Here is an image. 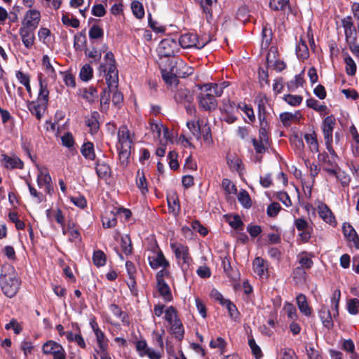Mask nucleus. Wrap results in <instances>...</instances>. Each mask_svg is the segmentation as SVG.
<instances>
[{
    "mask_svg": "<svg viewBox=\"0 0 359 359\" xmlns=\"http://www.w3.org/2000/svg\"><path fill=\"white\" fill-rule=\"evenodd\" d=\"M42 64L43 67H45L47 73L48 75L51 77H55L56 73L53 67V65L50 63V59L48 55H43L42 59Z\"/></svg>",
    "mask_w": 359,
    "mask_h": 359,
    "instance_id": "052dcab7",
    "label": "nucleus"
},
{
    "mask_svg": "<svg viewBox=\"0 0 359 359\" xmlns=\"http://www.w3.org/2000/svg\"><path fill=\"white\" fill-rule=\"evenodd\" d=\"M304 137L309 145L310 150L314 153L318 152L319 145L315 132H313L312 133H306Z\"/></svg>",
    "mask_w": 359,
    "mask_h": 359,
    "instance_id": "c85d7f7f",
    "label": "nucleus"
},
{
    "mask_svg": "<svg viewBox=\"0 0 359 359\" xmlns=\"http://www.w3.org/2000/svg\"><path fill=\"white\" fill-rule=\"evenodd\" d=\"M178 50V43L171 38L163 39L157 48V52L161 58L174 57Z\"/></svg>",
    "mask_w": 359,
    "mask_h": 359,
    "instance_id": "39448f33",
    "label": "nucleus"
},
{
    "mask_svg": "<svg viewBox=\"0 0 359 359\" xmlns=\"http://www.w3.org/2000/svg\"><path fill=\"white\" fill-rule=\"evenodd\" d=\"M304 82L302 74H297L294 76V79L290 81L287 83V87L290 90L293 91L299 86H302Z\"/></svg>",
    "mask_w": 359,
    "mask_h": 359,
    "instance_id": "4d7b16f0",
    "label": "nucleus"
},
{
    "mask_svg": "<svg viewBox=\"0 0 359 359\" xmlns=\"http://www.w3.org/2000/svg\"><path fill=\"white\" fill-rule=\"evenodd\" d=\"M95 170L96 173L100 178H106L110 176L111 168L108 164L104 162H97Z\"/></svg>",
    "mask_w": 359,
    "mask_h": 359,
    "instance_id": "f704fd0d",
    "label": "nucleus"
},
{
    "mask_svg": "<svg viewBox=\"0 0 359 359\" xmlns=\"http://www.w3.org/2000/svg\"><path fill=\"white\" fill-rule=\"evenodd\" d=\"M203 121H189L187 123L188 128L192 135L196 137L197 140H199L201 138V129L203 126Z\"/></svg>",
    "mask_w": 359,
    "mask_h": 359,
    "instance_id": "cd10ccee",
    "label": "nucleus"
},
{
    "mask_svg": "<svg viewBox=\"0 0 359 359\" xmlns=\"http://www.w3.org/2000/svg\"><path fill=\"white\" fill-rule=\"evenodd\" d=\"M227 163L231 169L240 172L241 170L242 161L240 158L234 156L232 158H227Z\"/></svg>",
    "mask_w": 359,
    "mask_h": 359,
    "instance_id": "680f3d73",
    "label": "nucleus"
},
{
    "mask_svg": "<svg viewBox=\"0 0 359 359\" xmlns=\"http://www.w3.org/2000/svg\"><path fill=\"white\" fill-rule=\"evenodd\" d=\"M118 157L121 165L126 167L129 163L131 154V147H118Z\"/></svg>",
    "mask_w": 359,
    "mask_h": 359,
    "instance_id": "4c0bfd02",
    "label": "nucleus"
},
{
    "mask_svg": "<svg viewBox=\"0 0 359 359\" xmlns=\"http://www.w3.org/2000/svg\"><path fill=\"white\" fill-rule=\"evenodd\" d=\"M46 106L47 105L43 103L39 102L36 103L34 101H32L29 102L27 107L30 113L35 116L38 120H40L43 115Z\"/></svg>",
    "mask_w": 359,
    "mask_h": 359,
    "instance_id": "412c9836",
    "label": "nucleus"
},
{
    "mask_svg": "<svg viewBox=\"0 0 359 359\" xmlns=\"http://www.w3.org/2000/svg\"><path fill=\"white\" fill-rule=\"evenodd\" d=\"M0 285L3 293L8 297L12 298L17 294L20 288V280L12 266H2L0 274Z\"/></svg>",
    "mask_w": 359,
    "mask_h": 359,
    "instance_id": "f257e3e1",
    "label": "nucleus"
},
{
    "mask_svg": "<svg viewBox=\"0 0 359 359\" xmlns=\"http://www.w3.org/2000/svg\"><path fill=\"white\" fill-rule=\"evenodd\" d=\"M318 214L326 223L332 226L337 224L335 217L327 205L322 204L318 206Z\"/></svg>",
    "mask_w": 359,
    "mask_h": 359,
    "instance_id": "f3484780",
    "label": "nucleus"
},
{
    "mask_svg": "<svg viewBox=\"0 0 359 359\" xmlns=\"http://www.w3.org/2000/svg\"><path fill=\"white\" fill-rule=\"evenodd\" d=\"M81 153L86 158L94 160L95 158V154L93 144L90 142H85L81 146Z\"/></svg>",
    "mask_w": 359,
    "mask_h": 359,
    "instance_id": "473e14b6",
    "label": "nucleus"
},
{
    "mask_svg": "<svg viewBox=\"0 0 359 359\" xmlns=\"http://www.w3.org/2000/svg\"><path fill=\"white\" fill-rule=\"evenodd\" d=\"M34 30L25 27H20L19 30L20 36H21L22 41L24 46L29 49L32 47L34 43L35 36Z\"/></svg>",
    "mask_w": 359,
    "mask_h": 359,
    "instance_id": "4468645a",
    "label": "nucleus"
},
{
    "mask_svg": "<svg viewBox=\"0 0 359 359\" xmlns=\"http://www.w3.org/2000/svg\"><path fill=\"white\" fill-rule=\"evenodd\" d=\"M93 75V68L88 64L83 65L80 70L79 77L83 81H88L92 79Z\"/></svg>",
    "mask_w": 359,
    "mask_h": 359,
    "instance_id": "79ce46f5",
    "label": "nucleus"
},
{
    "mask_svg": "<svg viewBox=\"0 0 359 359\" xmlns=\"http://www.w3.org/2000/svg\"><path fill=\"white\" fill-rule=\"evenodd\" d=\"M248 344L255 358H261V357L262 356V353L259 346L256 344L255 340L253 338L249 339Z\"/></svg>",
    "mask_w": 359,
    "mask_h": 359,
    "instance_id": "69168bd1",
    "label": "nucleus"
},
{
    "mask_svg": "<svg viewBox=\"0 0 359 359\" xmlns=\"http://www.w3.org/2000/svg\"><path fill=\"white\" fill-rule=\"evenodd\" d=\"M136 184L137 187L140 189L142 194H145L148 192V187L147 180L144 175V172L140 170H137V177H136Z\"/></svg>",
    "mask_w": 359,
    "mask_h": 359,
    "instance_id": "72a5a7b5",
    "label": "nucleus"
},
{
    "mask_svg": "<svg viewBox=\"0 0 359 359\" xmlns=\"http://www.w3.org/2000/svg\"><path fill=\"white\" fill-rule=\"evenodd\" d=\"M319 318H320L324 327L327 329L332 328L334 323L332 315L330 310L327 309L325 306H323L319 311Z\"/></svg>",
    "mask_w": 359,
    "mask_h": 359,
    "instance_id": "b1692460",
    "label": "nucleus"
},
{
    "mask_svg": "<svg viewBox=\"0 0 359 359\" xmlns=\"http://www.w3.org/2000/svg\"><path fill=\"white\" fill-rule=\"evenodd\" d=\"M106 81L109 90H114L116 89L118 83V72H107L106 74Z\"/></svg>",
    "mask_w": 359,
    "mask_h": 359,
    "instance_id": "2f4dec72",
    "label": "nucleus"
},
{
    "mask_svg": "<svg viewBox=\"0 0 359 359\" xmlns=\"http://www.w3.org/2000/svg\"><path fill=\"white\" fill-rule=\"evenodd\" d=\"M306 106L309 108L314 109L318 112H324L327 109L325 104H320L319 102L314 98H309L306 100Z\"/></svg>",
    "mask_w": 359,
    "mask_h": 359,
    "instance_id": "de8ad7c7",
    "label": "nucleus"
},
{
    "mask_svg": "<svg viewBox=\"0 0 359 359\" xmlns=\"http://www.w3.org/2000/svg\"><path fill=\"white\" fill-rule=\"evenodd\" d=\"M41 14L37 10H29L25 14L23 27L35 29L40 22Z\"/></svg>",
    "mask_w": 359,
    "mask_h": 359,
    "instance_id": "ddd939ff",
    "label": "nucleus"
},
{
    "mask_svg": "<svg viewBox=\"0 0 359 359\" xmlns=\"http://www.w3.org/2000/svg\"><path fill=\"white\" fill-rule=\"evenodd\" d=\"M336 125V119L333 115L326 116L322 123V131L325 142L333 141V130Z\"/></svg>",
    "mask_w": 359,
    "mask_h": 359,
    "instance_id": "9d476101",
    "label": "nucleus"
},
{
    "mask_svg": "<svg viewBox=\"0 0 359 359\" xmlns=\"http://www.w3.org/2000/svg\"><path fill=\"white\" fill-rule=\"evenodd\" d=\"M236 107V104L230 100L227 101V103L224 104V110L226 114V117L224 120L228 123H233L236 121L237 118L231 114L233 112V109Z\"/></svg>",
    "mask_w": 359,
    "mask_h": 359,
    "instance_id": "c756f323",
    "label": "nucleus"
},
{
    "mask_svg": "<svg viewBox=\"0 0 359 359\" xmlns=\"http://www.w3.org/2000/svg\"><path fill=\"white\" fill-rule=\"evenodd\" d=\"M205 88H208L210 93H212L215 97H220L224 89V86H219L217 83H208L204 84Z\"/></svg>",
    "mask_w": 359,
    "mask_h": 359,
    "instance_id": "8fccbe9b",
    "label": "nucleus"
},
{
    "mask_svg": "<svg viewBox=\"0 0 359 359\" xmlns=\"http://www.w3.org/2000/svg\"><path fill=\"white\" fill-rule=\"evenodd\" d=\"M222 186L229 194H234L237 191L236 187L229 179L224 178L222 180Z\"/></svg>",
    "mask_w": 359,
    "mask_h": 359,
    "instance_id": "338daca9",
    "label": "nucleus"
},
{
    "mask_svg": "<svg viewBox=\"0 0 359 359\" xmlns=\"http://www.w3.org/2000/svg\"><path fill=\"white\" fill-rule=\"evenodd\" d=\"M66 337L69 341H75L80 347H86L85 341L80 334H74L72 332H67Z\"/></svg>",
    "mask_w": 359,
    "mask_h": 359,
    "instance_id": "3c124183",
    "label": "nucleus"
},
{
    "mask_svg": "<svg viewBox=\"0 0 359 359\" xmlns=\"http://www.w3.org/2000/svg\"><path fill=\"white\" fill-rule=\"evenodd\" d=\"M95 334L96 336L97 342L99 347V350L97 351L99 352L107 351L108 344L107 339L105 338L104 334L99 327H96V330H95Z\"/></svg>",
    "mask_w": 359,
    "mask_h": 359,
    "instance_id": "7c9ffc66",
    "label": "nucleus"
},
{
    "mask_svg": "<svg viewBox=\"0 0 359 359\" xmlns=\"http://www.w3.org/2000/svg\"><path fill=\"white\" fill-rule=\"evenodd\" d=\"M201 93L198 95L199 106L205 111H212L217 108V102L212 93H210L208 88L199 86Z\"/></svg>",
    "mask_w": 359,
    "mask_h": 359,
    "instance_id": "20e7f679",
    "label": "nucleus"
},
{
    "mask_svg": "<svg viewBox=\"0 0 359 359\" xmlns=\"http://www.w3.org/2000/svg\"><path fill=\"white\" fill-rule=\"evenodd\" d=\"M170 325L171 333L177 340L182 341L184 338V330L180 319L170 323Z\"/></svg>",
    "mask_w": 359,
    "mask_h": 359,
    "instance_id": "393cba45",
    "label": "nucleus"
},
{
    "mask_svg": "<svg viewBox=\"0 0 359 359\" xmlns=\"http://www.w3.org/2000/svg\"><path fill=\"white\" fill-rule=\"evenodd\" d=\"M201 137L207 144H210L212 142L211 130L208 124H203V126L201 129Z\"/></svg>",
    "mask_w": 359,
    "mask_h": 359,
    "instance_id": "e2e57ef3",
    "label": "nucleus"
},
{
    "mask_svg": "<svg viewBox=\"0 0 359 359\" xmlns=\"http://www.w3.org/2000/svg\"><path fill=\"white\" fill-rule=\"evenodd\" d=\"M149 266L153 269H156L159 267L166 269L169 267V262L165 259L163 252L158 250L156 253L154 252L152 256L148 257Z\"/></svg>",
    "mask_w": 359,
    "mask_h": 359,
    "instance_id": "9b49d317",
    "label": "nucleus"
},
{
    "mask_svg": "<svg viewBox=\"0 0 359 359\" xmlns=\"http://www.w3.org/2000/svg\"><path fill=\"white\" fill-rule=\"evenodd\" d=\"M103 35V29L97 25H93L89 30V37L91 39H97L102 38Z\"/></svg>",
    "mask_w": 359,
    "mask_h": 359,
    "instance_id": "bf43d9fd",
    "label": "nucleus"
},
{
    "mask_svg": "<svg viewBox=\"0 0 359 359\" xmlns=\"http://www.w3.org/2000/svg\"><path fill=\"white\" fill-rule=\"evenodd\" d=\"M359 300L356 298L351 299L347 302V309L350 314L356 315L358 313Z\"/></svg>",
    "mask_w": 359,
    "mask_h": 359,
    "instance_id": "0e129e2a",
    "label": "nucleus"
},
{
    "mask_svg": "<svg viewBox=\"0 0 359 359\" xmlns=\"http://www.w3.org/2000/svg\"><path fill=\"white\" fill-rule=\"evenodd\" d=\"M311 257L312 256L306 252H303L299 255L298 258L299 263L301 266L300 267L306 269H311L313 264Z\"/></svg>",
    "mask_w": 359,
    "mask_h": 359,
    "instance_id": "c9c22d12",
    "label": "nucleus"
},
{
    "mask_svg": "<svg viewBox=\"0 0 359 359\" xmlns=\"http://www.w3.org/2000/svg\"><path fill=\"white\" fill-rule=\"evenodd\" d=\"M318 159L323 163L325 166L338 167L335 159H332L326 152L320 153L318 155Z\"/></svg>",
    "mask_w": 359,
    "mask_h": 359,
    "instance_id": "49530a36",
    "label": "nucleus"
},
{
    "mask_svg": "<svg viewBox=\"0 0 359 359\" xmlns=\"http://www.w3.org/2000/svg\"><path fill=\"white\" fill-rule=\"evenodd\" d=\"M38 174L36 182L40 188H44L45 191L51 194L53 192V186L52 183V178L46 168L38 167Z\"/></svg>",
    "mask_w": 359,
    "mask_h": 359,
    "instance_id": "0eeeda50",
    "label": "nucleus"
},
{
    "mask_svg": "<svg viewBox=\"0 0 359 359\" xmlns=\"http://www.w3.org/2000/svg\"><path fill=\"white\" fill-rule=\"evenodd\" d=\"M39 92L38 95V102L43 103L47 105L49 98V90L48 89L47 83L41 79V76L39 77Z\"/></svg>",
    "mask_w": 359,
    "mask_h": 359,
    "instance_id": "5701e85b",
    "label": "nucleus"
},
{
    "mask_svg": "<svg viewBox=\"0 0 359 359\" xmlns=\"http://www.w3.org/2000/svg\"><path fill=\"white\" fill-rule=\"evenodd\" d=\"M289 3V0H271L270 8L274 11L283 10Z\"/></svg>",
    "mask_w": 359,
    "mask_h": 359,
    "instance_id": "774afa93",
    "label": "nucleus"
},
{
    "mask_svg": "<svg viewBox=\"0 0 359 359\" xmlns=\"http://www.w3.org/2000/svg\"><path fill=\"white\" fill-rule=\"evenodd\" d=\"M296 300L300 312L306 316H310L312 309L308 304L306 297L303 294H299L297 296Z\"/></svg>",
    "mask_w": 359,
    "mask_h": 359,
    "instance_id": "4be33fe9",
    "label": "nucleus"
},
{
    "mask_svg": "<svg viewBox=\"0 0 359 359\" xmlns=\"http://www.w3.org/2000/svg\"><path fill=\"white\" fill-rule=\"evenodd\" d=\"M294 225L297 229L300 231L299 236L301 241L306 243L311 237L312 227L304 218H297L294 220Z\"/></svg>",
    "mask_w": 359,
    "mask_h": 359,
    "instance_id": "1a4fd4ad",
    "label": "nucleus"
},
{
    "mask_svg": "<svg viewBox=\"0 0 359 359\" xmlns=\"http://www.w3.org/2000/svg\"><path fill=\"white\" fill-rule=\"evenodd\" d=\"M170 248L175 253L176 258L179 260V262L181 260L182 261V263L181 264L182 271H187L189 267V262L191 260L189 253V248L181 243H171Z\"/></svg>",
    "mask_w": 359,
    "mask_h": 359,
    "instance_id": "423d86ee",
    "label": "nucleus"
},
{
    "mask_svg": "<svg viewBox=\"0 0 359 359\" xmlns=\"http://www.w3.org/2000/svg\"><path fill=\"white\" fill-rule=\"evenodd\" d=\"M238 201L245 208H250L252 201L248 192L246 190H241L238 194Z\"/></svg>",
    "mask_w": 359,
    "mask_h": 359,
    "instance_id": "ea45409f",
    "label": "nucleus"
},
{
    "mask_svg": "<svg viewBox=\"0 0 359 359\" xmlns=\"http://www.w3.org/2000/svg\"><path fill=\"white\" fill-rule=\"evenodd\" d=\"M105 65H101L100 68H104V71L111 73V72H118L116 67V61L114 54L109 51L104 55Z\"/></svg>",
    "mask_w": 359,
    "mask_h": 359,
    "instance_id": "a878e982",
    "label": "nucleus"
},
{
    "mask_svg": "<svg viewBox=\"0 0 359 359\" xmlns=\"http://www.w3.org/2000/svg\"><path fill=\"white\" fill-rule=\"evenodd\" d=\"M283 99L288 104L296 107L302 103L303 97L301 95L288 94L284 95Z\"/></svg>",
    "mask_w": 359,
    "mask_h": 359,
    "instance_id": "6e6d98bb",
    "label": "nucleus"
},
{
    "mask_svg": "<svg viewBox=\"0 0 359 359\" xmlns=\"http://www.w3.org/2000/svg\"><path fill=\"white\" fill-rule=\"evenodd\" d=\"M87 39L85 32H81L74 36V47L76 50H81L86 46Z\"/></svg>",
    "mask_w": 359,
    "mask_h": 359,
    "instance_id": "e433bc0d",
    "label": "nucleus"
},
{
    "mask_svg": "<svg viewBox=\"0 0 359 359\" xmlns=\"http://www.w3.org/2000/svg\"><path fill=\"white\" fill-rule=\"evenodd\" d=\"M44 354H51L53 359H66V353L63 347L54 341H48L43 345Z\"/></svg>",
    "mask_w": 359,
    "mask_h": 359,
    "instance_id": "6e6552de",
    "label": "nucleus"
},
{
    "mask_svg": "<svg viewBox=\"0 0 359 359\" xmlns=\"http://www.w3.org/2000/svg\"><path fill=\"white\" fill-rule=\"evenodd\" d=\"M167 202L169 212L172 213L174 216H177L180 212V204L177 194L172 193L168 196Z\"/></svg>",
    "mask_w": 359,
    "mask_h": 359,
    "instance_id": "6ab92c4d",
    "label": "nucleus"
},
{
    "mask_svg": "<svg viewBox=\"0 0 359 359\" xmlns=\"http://www.w3.org/2000/svg\"><path fill=\"white\" fill-rule=\"evenodd\" d=\"M80 90L83 98L90 103L94 102L98 97L97 89L93 86L85 88Z\"/></svg>",
    "mask_w": 359,
    "mask_h": 359,
    "instance_id": "bb28decb",
    "label": "nucleus"
},
{
    "mask_svg": "<svg viewBox=\"0 0 359 359\" xmlns=\"http://www.w3.org/2000/svg\"><path fill=\"white\" fill-rule=\"evenodd\" d=\"M117 223V219L112 212H110L109 215H106L102 218V225L104 228H111L116 226Z\"/></svg>",
    "mask_w": 359,
    "mask_h": 359,
    "instance_id": "13d9d810",
    "label": "nucleus"
},
{
    "mask_svg": "<svg viewBox=\"0 0 359 359\" xmlns=\"http://www.w3.org/2000/svg\"><path fill=\"white\" fill-rule=\"evenodd\" d=\"M121 245L122 251L125 255H128L132 253L133 247L129 236L125 235L121 237Z\"/></svg>",
    "mask_w": 359,
    "mask_h": 359,
    "instance_id": "a18cd8bd",
    "label": "nucleus"
},
{
    "mask_svg": "<svg viewBox=\"0 0 359 359\" xmlns=\"http://www.w3.org/2000/svg\"><path fill=\"white\" fill-rule=\"evenodd\" d=\"M99 118L100 114L96 111H93L89 116L86 118V125L89 128L92 135L96 134L100 128Z\"/></svg>",
    "mask_w": 359,
    "mask_h": 359,
    "instance_id": "a211bd4d",
    "label": "nucleus"
},
{
    "mask_svg": "<svg viewBox=\"0 0 359 359\" xmlns=\"http://www.w3.org/2000/svg\"><path fill=\"white\" fill-rule=\"evenodd\" d=\"M342 229L344 236L359 249V236L353 227L348 223H344Z\"/></svg>",
    "mask_w": 359,
    "mask_h": 359,
    "instance_id": "2eb2a0df",
    "label": "nucleus"
},
{
    "mask_svg": "<svg viewBox=\"0 0 359 359\" xmlns=\"http://www.w3.org/2000/svg\"><path fill=\"white\" fill-rule=\"evenodd\" d=\"M1 163L7 169H22L24 163L22 161L16 156H9L6 154L1 155Z\"/></svg>",
    "mask_w": 359,
    "mask_h": 359,
    "instance_id": "f8f14e48",
    "label": "nucleus"
},
{
    "mask_svg": "<svg viewBox=\"0 0 359 359\" xmlns=\"http://www.w3.org/2000/svg\"><path fill=\"white\" fill-rule=\"evenodd\" d=\"M252 265L254 271L260 277H262L264 274L265 271H266L265 262L261 257H256L252 262Z\"/></svg>",
    "mask_w": 359,
    "mask_h": 359,
    "instance_id": "58836bf2",
    "label": "nucleus"
},
{
    "mask_svg": "<svg viewBox=\"0 0 359 359\" xmlns=\"http://www.w3.org/2000/svg\"><path fill=\"white\" fill-rule=\"evenodd\" d=\"M107 257L105 254L102 250H96L93 255V262L94 264L98 267L105 265Z\"/></svg>",
    "mask_w": 359,
    "mask_h": 359,
    "instance_id": "37998d69",
    "label": "nucleus"
},
{
    "mask_svg": "<svg viewBox=\"0 0 359 359\" xmlns=\"http://www.w3.org/2000/svg\"><path fill=\"white\" fill-rule=\"evenodd\" d=\"M168 61H169V68L161 69L162 78L165 82L170 86L172 84H177V78L178 76H180V72L178 71L177 65L182 66L184 65V62L181 59L170 61L168 60Z\"/></svg>",
    "mask_w": 359,
    "mask_h": 359,
    "instance_id": "f03ea898",
    "label": "nucleus"
},
{
    "mask_svg": "<svg viewBox=\"0 0 359 359\" xmlns=\"http://www.w3.org/2000/svg\"><path fill=\"white\" fill-rule=\"evenodd\" d=\"M165 319L168 322L169 324L180 319L177 316V310L174 306H170L165 310Z\"/></svg>",
    "mask_w": 359,
    "mask_h": 359,
    "instance_id": "5fc2aeb1",
    "label": "nucleus"
},
{
    "mask_svg": "<svg viewBox=\"0 0 359 359\" xmlns=\"http://www.w3.org/2000/svg\"><path fill=\"white\" fill-rule=\"evenodd\" d=\"M210 40L199 39L198 35L194 33H186L182 34L179 39V44L183 48H196L201 49Z\"/></svg>",
    "mask_w": 359,
    "mask_h": 359,
    "instance_id": "7ed1b4c3",
    "label": "nucleus"
},
{
    "mask_svg": "<svg viewBox=\"0 0 359 359\" xmlns=\"http://www.w3.org/2000/svg\"><path fill=\"white\" fill-rule=\"evenodd\" d=\"M119 147H132L133 141L130 138V131L126 126H121L118 131Z\"/></svg>",
    "mask_w": 359,
    "mask_h": 359,
    "instance_id": "dca6fc26",
    "label": "nucleus"
},
{
    "mask_svg": "<svg viewBox=\"0 0 359 359\" xmlns=\"http://www.w3.org/2000/svg\"><path fill=\"white\" fill-rule=\"evenodd\" d=\"M296 53L299 58L306 59L309 55V52L306 42L301 40L296 47Z\"/></svg>",
    "mask_w": 359,
    "mask_h": 359,
    "instance_id": "a19ab883",
    "label": "nucleus"
},
{
    "mask_svg": "<svg viewBox=\"0 0 359 359\" xmlns=\"http://www.w3.org/2000/svg\"><path fill=\"white\" fill-rule=\"evenodd\" d=\"M288 318L292 320H297L298 319V314L296 307L291 303L286 302L283 307Z\"/></svg>",
    "mask_w": 359,
    "mask_h": 359,
    "instance_id": "09e8293b",
    "label": "nucleus"
},
{
    "mask_svg": "<svg viewBox=\"0 0 359 359\" xmlns=\"http://www.w3.org/2000/svg\"><path fill=\"white\" fill-rule=\"evenodd\" d=\"M156 287L165 302H170L172 300L171 290L165 280L156 281Z\"/></svg>",
    "mask_w": 359,
    "mask_h": 359,
    "instance_id": "aec40b11",
    "label": "nucleus"
},
{
    "mask_svg": "<svg viewBox=\"0 0 359 359\" xmlns=\"http://www.w3.org/2000/svg\"><path fill=\"white\" fill-rule=\"evenodd\" d=\"M131 9L134 15L138 18L142 19L144 15V10L143 5L138 1H133L131 3Z\"/></svg>",
    "mask_w": 359,
    "mask_h": 359,
    "instance_id": "c03bdc74",
    "label": "nucleus"
},
{
    "mask_svg": "<svg viewBox=\"0 0 359 359\" xmlns=\"http://www.w3.org/2000/svg\"><path fill=\"white\" fill-rule=\"evenodd\" d=\"M346 63V72L348 75L353 76L356 72V65L353 58L347 55L344 59Z\"/></svg>",
    "mask_w": 359,
    "mask_h": 359,
    "instance_id": "603ef678",
    "label": "nucleus"
},
{
    "mask_svg": "<svg viewBox=\"0 0 359 359\" xmlns=\"http://www.w3.org/2000/svg\"><path fill=\"white\" fill-rule=\"evenodd\" d=\"M252 142L257 154H264L269 146V142H264L256 138H252Z\"/></svg>",
    "mask_w": 359,
    "mask_h": 359,
    "instance_id": "864d4df0",
    "label": "nucleus"
}]
</instances>
